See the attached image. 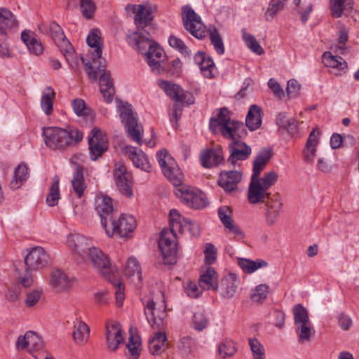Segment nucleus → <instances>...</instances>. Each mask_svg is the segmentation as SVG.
<instances>
[{
	"instance_id": "nucleus-1",
	"label": "nucleus",
	"mask_w": 359,
	"mask_h": 359,
	"mask_svg": "<svg viewBox=\"0 0 359 359\" xmlns=\"http://www.w3.org/2000/svg\"><path fill=\"white\" fill-rule=\"evenodd\" d=\"M168 151L162 149L156 154V158L162 169L163 175L175 186H179L176 189V196L181 202L193 209H201L206 207L208 201L205 194L201 190L181 185L182 177L179 169L175 166L174 160L169 157L167 160Z\"/></svg>"
},
{
	"instance_id": "nucleus-2",
	"label": "nucleus",
	"mask_w": 359,
	"mask_h": 359,
	"mask_svg": "<svg viewBox=\"0 0 359 359\" xmlns=\"http://www.w3.org/2000/svg\"><path fill=\"white\" fill-rule=\"evenodd\" d=\"M151 37V34L140 37L137 33H130L127 36V41L131 47L144 54L151 70L159 74L162 68L161 59L163 50Z\"/></svg>"
},
{
	"instance_id": "nucleus-3",
	"label": "nucleus",
	"mask_w": 359,
	"mask_h": 359,
	"mask_svg": "<svg viewBox=\"0 0 359 359\" xmlns=\"http://www.w3.org/2000/svg\"><path fill=\"white\" fill-rule=\"evenodd\" d=\"M73 252L79 257L78 260H83L86 255L93 266L104 277L111 272V263L109 257L100 248L88 247L86 239L82 236H76L73 239Z\"/></svg>"
},
{
	"instance_id": "nucleus-4",
	"label": "nucleus",
	"mask_w": 359,
	"mask_h": 359,
	"mask_svg": "<svg viewBox=\"0 0 359 359\" xmlns=\"http://www.w3.org/2000/svg\"><path fill=\"white\" fill-rule=\"evenodd\" d=\"M43 135L46 144L53 149L74 146L82 140L83 137V133L74 127L66 129L48 127L43 129Z\"/></svg>"
},
{
	"instance_id": "nucleus-5",
	"label": "nucleus",
	"mask_w": 359,
	"mask_h": 359,
	"mask_svg": "<svg viewBox=\"0 0 359 359\" xmlns=\"http://www.w3.org/2000/svg\"><path fill=\"white\" fill-rule=\"evenodd\" d=\"M209 129L214 134L219 132L224 138L229 140H235L246 135L243 123L231 118L229 114H217L211 117Z\"/></svg>"
},
{
	"instance_id": "nucleus-6",
	"label": "nucleus",
	"mask_w": 359,
	"mask_h": 359,
	"mask_svg": "<svg viewBox=\"0 0 359 359\" xmlns=\"http://www.w3.org/2000/svg\"><path fill=\"white\" fill-rule=\"evenodd\" d=\"M81 60L85 66V71L91 79L96 81L98 74H101L100 76V91L104 101L107 103H111L115 95L116 90L110 72L105 71L104 65H100L96 69H94L91 63L87 61L83 57H81Z\"/></svg>"
},
{
	"instance_id": "nucleus-7",
	"label": "nucleus",
	"mask_w": 359,
	"mask_h": 359,
	"mask_svg": "<svg viewBox=\"0 0 359 359\" xmlns=\"http://www.w3.org/2000/svg\"><path fill=\"white\" fill-rule=\"evenodd\" d=\"M50 32L55 45L63 53L67 62L72 68H77L79 60L74 55V48L67 39L61 27L55 22L50 24Z\"/></svg>"
},
{
	"instance_id": "nucleus-8",
	"label": "nucleus",
	"mask_w": 359,
	"mask_h": 359,
	"mask_svg": "<svg viewBox=\"0 0 359 359\" xmlns=\"http://www.w3.org/2000/svg\"><path fill=\"white\" fill-rule=\"evenodd\" d=\"M176 231L172 229H163L160 234L158 247L165 264H174L177 261Z\"/></svg>"
},
{
	"instance_id": "nucleus-9",
	"label": "nucleus",
	"mask_w": 359,
	"mask_h": 359,
	"mask_svg": "<svg viewBox=\"0 0 359 359\" xmlns=\"http://www.w3.org/2000/svg\"><path fill=\"white\" fill-rule=\"evenodd\" d=\"M136 226V219L133 216L122 214L118 218L116 216L110 218V222L104 229L108 236L117 233L120 237H128Z\"/></svg>"
},
{
	"instance_id": "nucleus-10",
	"label": "nucleus",
	"mask_w": 359,
	"mask_h": 359,
	"mask_svg": "<svg viewBox=\"0 0 359 359\" xmlns=\"http://www.w3.org/2000/svg\"><path fill=\"white\" fill-rule=\"evenodd\" d=\"M144 315L149 324L154 329H161L163 325V320L167 316L166 304L162 300L158 305L153 299L143 300Z\"/></svg>"
},
{
	"instance_id": "nucleus-11",
	"label": "nucleus",
	"mask_w": 359,
	"mask_h": 359,
	"mask_svg": "<svg viewBox=\"0 0 359 359\" xmlns=\"http://www.w3.org/2000/svg\"><path fill=\"white\" fill-rule=\"evenodd\" d=\"M182 17L185 29L194 37L201 39L206 35V27L201 17L189 6H185L182 10Z\"/></svg>"
},
{
	"instance_id": "nucleus-12",
	"label": "nucleus",
	"mask_w": 359,
	"mask_h": 359,
	"mask_svg": "<svg viewBox=\"0 0 359 359\" xmlns=\"http://www.w3.org/2000/svg\"><path fill=\"white\" fill-rule=\"evenodd\" d=\"M156 11L155 5L140 4L137 8V15H135L134 21L137 30L133 33L138 34L139 36L151 34L149 31V25L154 19V13Z\"/></svg>"
},
{
	"instance_id": "nucleus-13",
	"label": "nucleus",
	"mask_w": 359,
	"mask_h": 359,
	"mask_svg": "<svg viewBox=\"0 0 359 359\" xmlns=\"http://www.w3.org/2000/svg\"><path fill=\"white\" fill-rule=\"evenodd\" d=\"M91 160L96 161L107 150L108 141L106 134L97 127H94L88 137Z\"/></svg>"
},
{
	"instance_id": "nucleus-14",
	"label": "nucleus",
	"mask_w": 359,
	"mask_h": 359,
	"mask_svg": "<svg viewBox=\"0 0 359 359\" xmlns=\"http://www.w3.org/2000/svg\"><path fill=\"white\" fill-rule=\"evenodd\" d=\"M120 118L128 136L133 142L142 145L144 129L136 114H120Z\"/></svg>"
},
{
	"instance_id": "nucleus-15",
	"label": "nucleus",
	"mask_w": 359,
	"mask_h": 359,
	"mask_svg": "<svg viewBox=\"0 0 359 359\" xmlns=\"http://www.w3.org/2000/svg\"><path fill=\"white\" fill-rule=\"evenodd\" d=\"M95 210L100 217L101 225L103 228L108 226L110 218L115 217L113 201L107 196L102 194L96 196Z\"/></svg>"
},
{
	"instance_id": "nucleus-16",
	"label": "nucleus",
	"mask_w": 359,
	"mask_h": 359,
	"mask_svg": "<svg viewBox=\"0 0 359 359\" xmlns=\"http://www.w3.org/2000/svg\"><path fill=\"white\" fill-rule=\"evenodd\" d=\"M106 340L107 348L111 351H116L121 344L124 341L121 325L114 320L106 323Z\"/></svg>"
},
{
	"instance_id": "nucleus-17",
	"label": "nucleus",
	"mask_w": 359,
	"mask_h": 359,
	"mask_svg": "<svg viewBox=\"0 0 359 359\" xmlns=\"http://www.w3.org/2000/svg\"><path fill=\"white\" fill-rule=\"evenodd\" d=\"M49 262V256L41 247L32 248L25 257L24 266L30 270L41 269Z\"/></svg>"
},
{
	"instance_id": "nucleus-18",
	"label": "nucleus",
	"mask_w": 359,
	"mask_h": 359,
	"mask_svg": "<svg viewBox=\"0 0 359 359\" xmlns=\"http://www.w3.org/2000/svg\"><path fill=\"white\" fill-rule=\"evenodd\" d=\"M114 179L116 186L122 194L128 197L133 196L131 175L126 172V167L121 163L115 165Z\"/></svg>"
},
{
	"instance_id": "nucleus-19",
	"label": "nucleus",
	"mask_w": 359,
	"mask_h": 359,
	"mask_svg": "<svg viewBox=\"0 0 359 359\" xmlns=\"http://www.w3.org/2000/svg\"><path fill=\"white\" fill-rule=\"evenodd\" d=\"M41 337L33 331H27L25 335L20 336L16 341L18 350H27L29 352L38 351L43 348Z\"/></svg>"
},
{
	"instance_id": "nucleus-20",
	"label": "nucleus",
	"mask_w": 359,
	"mask_h": 359,
	"mask_svg": "<svg viewBox=\"0 0 359 359\" xmlns=\"http://www.w3.org/2000/svg\"><path fill=\"white\" fill-rule=\"evenodd\" d=\"M271 193L259 182L257 177H251L248 191V200L250 204L264 203Z\"/></svg>"
},
{
	"instance_id": "nucleus-21",
	"label": "nucleus",
	"mask_w": 359,
	"mask_h": 359,
	"mask_svg": "<svg viewBox=\"0 0 359 359\" xmlns=\"http://www.w3.org/2000/svg\"><path fill=\"white\" fill-rule=\"evenodd\" d=\"M264 203L267 207L266 221L269 224L272 225L276 222L283 208L281 197L279 194H270V197H268Z\"/></svg>"
},
{
	"instance_id": "nucleus-22",
	"label": "nucleus",
	"mask_w": 359,
	"mask_h": 359,
	"mask_svg": "<svg viewBox=\"0 0 359 359\" xmlns=\"http://www.w3.org/2000/svg\"><path fill=\"white\" fill-rule=\"evenodd\" d=\"M126 154L133 161L136 168L149 172L151 165L145 154L133 146H126L124 148Z\"/></svg>"
},
{
	"instance_id": "nucleus-23",
	"label": "nucleus",
	"mask_w": 359,
	"mask_h": 359,
	"mask_svg": "<svg viewBox=\"0 0 359 359\" xmlns=\"http://www.w3.org/2000/svg\"><path fill=\"white\" fill-rule=\"evenodd\" d=\"M200 160L203 167L211 168L223 162V151L221 149H208L203 150L201 152Z\"/></svg>"
},
{
	"instance_id": "nucleus-24",
	"label": "nucleus",
	"mask_w": 359,
	"mask_h": 359,
	"mask_svg": "<svg viewBox=\"0 0 359 359\" xmlns=\"http://www.w3.org/2000/svg\"><path fill=\"white\" fill-rule=\"evenodd\" d=\"M242 179V173L236 170L224 171L220 173L219 185L226 191H232L237 188Z\"/></svg>"
},
{
	"instance_id": "nucleus-25",
	"label": "nucleus",
	"mask_w": 359,
	"mask_h": 359,
	"mask_svg": "<svg viewBox=\"0 0 359 359\" xmlns=\"http://www.w3.org/2000/svg\"><path fill=\"white\" fill-rule=\"evenodd\" d=\"M194 62L200 67L203 74L208 79H212L215 76L216 67L213 60L206 57L205 53L198 51L194 55Z\"/></svg>"
},
{
	"instance_id": "nucleus-26",
	"label": "nucleus",
	"mask_w": 359,
	"mask_h": 359,
	"mask_svg": "<svg viewBox=\"0 0 359 359\" xmlns=\"http://www.w3.org/2000/svg\"><path fill=\"white\" fill-rule=\"evenodd\" d=\"M238 280L235 273H229L221 281L220 293L222 297L230 299L234 296L238 288Z\"/></svg>"
},
{
	"instance_id": "nucleus-27",
	"label": "nucleus",
	"mask_w": 359,
	"mask_h": 359,
	"mask_svg": "<svg viewBox=\"0 0 359 359\" xmlns=\"http://www.w3.org/2000/svg\"><path fill=\"white\" fill-rule=\"evenodd\" d=\"M77 4L81 11V15L86 20H91L94 17L96 11V4L93 0H67L68 8H75Z\"/></svg>"
},
{
	"instance_id": "nucleus-28",
	"label": "nucleus",
	"mask_w": 359,
	"mask_h": 359,
	"mask_svg": "<svg viewBox=\"0 0 359 359\" xmlns=\"http://www.w3.org/2000/svg\"><path fill=\"white\" fill-rule=\"evenodd\" d=\"M50 284L56 292H61L70 287L71 280L64 271L55 269L51 273Z\"/></svg>"
},
{
	"instance_id": "nucleus-29",
	"label": "nucleus",
	"mask_w": 359,
	"mask_h": 359,
	"mask_svg": "<svg viewBox=\"0 0 359 359\" xmlns=\"http://www.w3.org/2000/svg\"><path fill=\"white\" fill-rule=\"evenodd\" d=\"M200 287L204 290H217L218 288L217 275L214 268L208 266L205 271L201 274Z\"/></svg>"
},
{
	"instance_id": "nucleus-30",
	"label": "nucleus",
	"mask_w": 359,
	"mask_h": 359,
	"mask_svg": "<svg viewBox=\"0 0 359 359\" xmlns=\"http://www.w3.org/2000/svg\"><path fill=\"white\" fill-rule=\"evenodd\" d=\"M21 39L32 54L35 55L42 54L43 51V45L41 41L36 39L34 34H30L28 31L24 30L21 33Z\"/></svg>"
},
{
	"instance_id": "nucleus-31",
	"label": "nucleus",
	"mask_w": 359,
	"mask_h": 359,
	"mask_svg": "<svg viewBox=\"0 0 359 359\" xmlns=\"http://www.w3.org/2000/svg\"><path fill=\"white\" fill-rule=\"evenodd\" d=\"M15 268V279L17 283L24 287H31L34 283L32 275L30 269L24 266L21 262L14 264Z\"/></svg>"
},
{
	"instance_id": "nucleus-32",
	"label": "nucleus",
	"mask_w": 359,
	"mask_h": 359,
	"mask_svg": "<svg viewBox=\"0 0 359 359\" xmlns=\"http://www.w3.org/2000/svg\"><path fill=\"white\" fill-rule=\"evenodd\" d=\"M330 10L334 18H340L343 14L348 15L353 9V0H330Z\"/></svg>"
},
{
	"instance_id": "nucleus-33",
	"label": "nucleus",
	"mask_w": 359,
	"mask_h": 359,
	"mask_svg": "<svg viewBox=\"0 0 359 359\" xmlns=\"http://www.w3.org/2000/svg\"><path fill=\"white\" fill-rule=\"evenodd\" d=\"M18 26L15 16L7 8H0V33L7 34L10 29Z\"/></svg>"
},
{
	"instance_id": "nucleus-34",
	"label": "nucleus",
	"mask_w": 359,
	"mask_h": 359,
	"mask_svg": "<svg viewBox=\"0 0 359 359\" xmlns=\"http://www.w3.org/2000/svg\"><path fill=\"white\" fill-rule=\"evenodd\" d=\"M29 177V168L25 163L20 164L14 170L13 177L9 183L10 188L19 189Z\"/></svg>"
},
{
	"instance_id": "nucleus-35",
	"label": "nucleus",
	"mask_w": 359,
	"mask_h": 359,
	"mask_svg": "<svg viewBox=\"0 0 359 359\" xmlns=\"http://www.w3.org/2000/svg\"><path fill=\"white\" fill-rule=\"evenodd\" d=\"M72 336L74 341L79 345L86 344L90 337V328L83 321H76L74 324Z\"/></svg>"
},
{
	"instance_id": "nucleus-36",
	"label": "nucleus",
	"mask_w": 359,
	"mask_h": 359,
	"mask_svg": "<svg viewBox=\"0 0 359 359\" xmlns=\"http://www.w3.org/2000/svg\"><path fill=\"white\" fill-rule=\"evenodd\" d=\"M318 144V137L313 130L309 135L306 146L303 150L304 160L307 163H311L315 158L316 147Z\"/></svg>"
},
{
	"instance_id": "nucleus-37",
	"label": "nucleus",
	"mask_w": 359,
	"mask_h": 359,
	"mask_svg": "<svg viewBox=\"0 0 359 359\" xmlns=\"http://www.w3.org/2000/svg\"><path fill=\"white\" fill-rule=\"evenodd\" d=\"M276 123L280 129L286 130L291 135H294L298 133L297 121L294 118L287 117L285 114H278Z\"/></svg>"
},
{
	"instance_id": "nucleus-38",
	"label": "nucleus",
	"mask_w": 359,
	"mask_h": 359,
	"mask_svg": "<svg viewBox=\"0 0 359 359\" xmlns=\"http://www.w3.org/2000/svg\"><path fill=\"white\" fill-rule=\"evenodd\" d=\"M239 266L247 273H252L257 269L268 266V263L263 259L251 260L250 259L240 258L238 260Z\"/></svg>"
},
{
	"instance_id": "nucleus-39",
	"label": "nucleus",
	"mask_w": 359,
	"mask_h": 359,
	"mask_svg": "<svg viewBox=\"0 0 359 359\" xmlns=\"http://www.w3.org/2000/svg\"><path fill=\"white\" fill-rule=\"evenodd\" d=\"M271 156V154L268 150L262 151L257 154L253 162V173L251 177H259Z\"/></svg>"
},
{
	"instance_id": "nucleus-40",
	"label": "nucleus",
	"mask_w": 359,
	"mask_h": 359,
	"mask_svg": "<svg viewBox=\"0 0 359 359\" xmlns=\"http://www.w3.org/2000/svg\"><path fill=\"white\" fill-rule=\"evenodd\" d=\"M295 332L300 344L310 341L315 333L311 322L296 325Z\"/></svg>"
},
{
	"instance_id": "nucleus-41",
	"label": "nucleus",
	"mask_w": 359,
	"mask_h": 359,
	"mask_svg": "<svg viewBox=\"0 0 359 359\" xmlns=\"http://www.w3.org/2000/svg\"><path fill=\"white\" fill-rule=\"evenodd\" d=\"M74 192L80 198L81 197L86 186L83 177V171L82 166L78 165L76 170L71 181Z\"/></svg>"
},
{
	"instance_id": "nucleus-42",
	"label": "nucleus",
	"mask_w": 359,
	"mask_h": 359,
	"mask_svg": "<svg viewBox=\"0 0 359 359\" xmlns=\"http://www.w3.org/2000/svg\"><path fill=\"white\" fill-rule=\"evenodd\" d=\"M167 337L165 333L158 332L149 341V348L153 355L158 354L164 350Z\"/></svg>"
},
{
	"instance_id": "nucleus-43",
	"label": "nucleus",
	"mask_w": 359,
	"mask_h": 359,
	"mask_svg": "<svg viewBox=\"0 0 359 359\" xmlns=\"http://www.w3.org/2000/svg\"><path fill=\"white\" fill-rule=\"evenodd\" d=\"M59 182V177L57 175H55L52 179L49 193L46 197V203L49 206H55L58 203V200L60 198Z\"/></svg>"
},
{
	"instance_id": "nucleus-44",
	"label": "nucleus",
	"mask_w": 359,
	"mask_h": 359,
	"mask_svg": "<svg viewBox=\"0 0 359 359\" xmlns=\"http://www.w3.org/2000/svg\"><path fill=\"white\" fill-rule=\"evenodd\" d=\"M55 93L51 87H46L43 92L41 99V109L44 112H51L53 110V100Z\"/></svg>"
},
{
	"instance_id": "nucleus-45",
	"label": "nucleus",
	"mask_w": 359,
	"mask_h": 359,
	"mask_svg": "<svg viewBox=\"0 0 359 359\" xmlns=\"http://www.w3.org/2000/svg\"><path fill=\"white\" fill-rule=\"evenodd\" d=\"M105 278L108 279L114 285L115 288L116 303L118 306H121L125 299V289L123 283L119 278H117L114 274L111 273L109 274L108 276L105 277Z\"/></svg>"
},
{
	"instance_id": "nucleus-46",
	"label": "nucleus",
	"mask_w": 359,
	"mask_h": 359,
	"mask_svg": "<svg viewBox=\"0 0 359 359\" xmlns=\"http://www.w3.org/2000/svg\"><path fill=\"white\" fill-rule=\"evenodd\" d=\"M158 86L168 96L175 101L177 98H179L182 89L179 85L165 80H160Z\"/></svg>"
},
{
	"instance_id": "nucleus-47",
	"label": "nucleus",
	"mask_w": 359,
	"mask_h": 359,
	"mask_svg": "<svg viewBox=\"0 0 359 359\" xmlns=\"http://www.w3.org/2000/svg\"><path fill=\"white\" fill-rule=\"evenodd\" d=\"M287 0H270L269 7L265 12L266 21H271L285 6Z\"/></svg>"
},
{
	"instance_id": "nucleus-48",
	"label": "nucleus",
	"mask_w": 359,
	"mask_h": 359,
	"mask_svg": "<svg viewBox=\"0 0 359 359\" xmlns=\"http://www.w3.org/2000/svg\"><path fill=\"white\" fill-rule=\"evenodd\" d=\"M126 275L129 278L137 276L139 283L142 281V270L136 258L129 257L126 268Z\"/></svg>"
},
{
	"instance_id": "nucleus-49",
	"label": "nucleus",
	"mask_w": 359,
	"mask_h": 359,
	"mask_svg": "<svg viewBox=\"0 0 359 359\" xmlns=\"http://www.w3.org/2000/svg\"><path fill=\"white\" fill-rule=\"evenodd\" d=\"M323 57L325 65L327 67L340 70H343L347 67V63L341 57L333 56L328 52H325Z\"/></svg>"
},
{
	"instance_id": "nucleus-50",
	"label": "nucleus",
	"mask_w": 359,
	"mask_h": 359,
	"mask_svg": "<svg viewBox=\"0 0 359 359\" xmlns=\"http://www.w3.org/2000/svg\"><path fill=\"white\" fill-rule=\"evenodd\" d=\"M243 34V39L248 48H250L253 53L261 55L264 51L263 48L259 45L255 37L247 33L246 30L244 29L242 30Z\"/></svg>"
},
{
	"instance_id": "nucleus-51",
	"label": "nucleus",
	"mask_w": 359,
	"mask_h": 359,
	"mask_svg": "<svg viewBox=\"0 0 359 359\" xmlns=\"http://www.w3.org/2000/svg\"><path fill=\"white\" fill-rule=\"evenodd\" d=\"M294 325L310 323L307 310L302 305L297 304L292 309Z\"/></svg>"
},
{
	"instance_id": "nucleus-52",
	"label": "nucleus",
	"mask_w": 359,
	"mask_h": 359,
	"mask_svg": "<svg viewBox=\"0 0 359 359\" xmlns=\"http://www.w3.org/2000/svg\"><path fill=\"white\" fill-rule=\"evenodd\" d=\"M141 345L140 339L131 335L128 339L127 344L128 353H126L128 359H138L140 357V346Z\"/></svg>"
},
{
	"instance_id": "nucleus-53",
	"label": "nucleus",
	"mask_w": 359,
	"mask_h": 359,
	"mask_svg": "<svg viewBox=\"0 0 359 359\" xmlns=\"http://www.w3.org/2000/svg\"><path fill=\"white\" fill-rule=\"evenodd\" d=\"M209 34L211 43L213 45L215 51L219 55H223L224 53V46L217 29L215 27H210L209 29Z\"/></svg>"
},
{
	"instance_id": "nucleus-54",
	"label": "nucleus",
	"mask_w": 359,
	"mask_h": 359,
	"mask_svg": "<svg viewBox=\"0 0 359 359\" xmlns=\"http://www.w3.org/2000/svg\"><path fill=\"white\" fill-rule=\"evenodd\" d=\"M209 323V318L203 311L196 312L192 318V327L197 331L201 332Z\"/></svg>"
},
{
	"instance_id": "nucleus-55",
	"label": "nucleus",
	"mask_w": 359,
	"mask_h": 359,
	"mask_svg": "<svg viewBox=\"0 0 359 359\" xmlns=\"http://www.w3.org/2000/svg\"><path fill=\"white\" fill-rule=\"evenodd\" d=\"M231 154L228 161L232 165H235L238 161H244L247 159L251 154L250 147H244V150L230 149Z\"/></svg>"
},
{
	"instance_id": "nucleus-56",
	"label": "nucleus",
	"mask_w": 359,
	"mask_h": 359,
	"mask_svg": "<svg viewBox=\"0 0 359 359\" xmlns=\"http://www.w3.org/2000/svg\"><path fill=\"white\" fill-rule=\"evenodd\" d=\"M168 43L169 45L178 50L181 54H182L185 57H190L191 55V50L189 49V48L186 46V44L184 43L182 40L180 39L175 36H170L168 39Z\"/></svg>"
},
{
	"instance_id": "nucleus-57",
	"label": "nucleus",
	"mask_w": 359,
	"mask_h": 359,
	"mask_svg": "<svg viewBox=\"0 0 359 359\" xmlns=\"http://www.w3.org/2000/svg\"><path fill=\"white\" fill-rule=\"evenodd\" d=\"M181 233L188 231L193 237H197L200 235V227L195 221L184 219L182 226L177 230Z\"/></svg>"
},
{
	"instance_id": "nucleus-58",
	"label": "nucleus",
	"mask_w": 359,
	"mask_h": 359,
	"mask_svg": "<svg viewBox=\"0 0 359 359\" xmlns=\"http://www.w3.org/2000/svg\"><path fill=\"white\" fill-rule=\"evenodd\" d=\"M249 345L253 355V359H266L265 349L257 339H250Z\"/></svg>"
},
{
	"instance_id": "nucleus-59",
	"label": "nucleus",
	"mask_w": 359,
	"mask_h": 359,
	"mask_svg": "<svg viewBox=\"0 0 359 359\" xmlns=\"http://www.w3.org/2000/svg\"><path fill=\"white\" fill-rule=\"evenodd\" d=\"M236 351L235 343L228 339L221 343L218 348L219 354L224 358L233 355Z\"/></svg>"
},
{
	"instance_id": "nucleus-60",
	"label": "nucleus",
	"mask_w": 359,
	"mask_h": 359,
	"mask_svg": "<svg viewBox=\"0 0 359 359\" xmlns=\"http://www.w3.org/2000/svg\"><path fill=\"white\" fill-rule=\"evenodd\" d=\"M278 177V173L272 170L265 173L262 177H257V180L268 191L277 182Z\"/></svg>"
},
{
	"instance_id": "nucleus-61",
	"label": "nucleus",
	"mask_w": 359,
	"mask_h": 359,
	"mask_svg": "<svg viewBox=\"0 0 359 359\" xmlns=\"http://www.w3.org/2000/svg\"><path fill=\"white\" fill-rule=\"evenodd\" d=\"M262 121L261 114H247L245 124L250 130L254 131L257 130L261 126Z\"/></svg>"
},
{
	"instance_id": "nucleus-62",
	"label": "nucleus",
	"mask_w": 359,
	"mask_h": 359,
	"mask_svg": "<svg viewBox=\"0 0 359 359\" xmlns=\"http://www.w3.org/2000/svg\"><path fill=\"white\" fill-rule=\"evenodd\" d=\"M269 292V287L266 284H261L256 287L254 292L251 294L252 301L259 302L266 298Z\"/></svg>"
},
{
	"instance_id": "nucleus-63",
	"label": "nucleus",
	"mask_w": 359,
	"mask_h": 359,
	"mask_svg": "<svg viewBox=\"0 0 359 359\" xmlns=\"http://www.w3.org/2000/svg\"><path fill=\"white\" fill-rule=\"evenodd\" d=\"M100 40V31L98 29H92L86 39L88 46L92 48L102 47Z\"/></svg>"
},
{
	"instance_id": "nucleus-64",
	"label": "nucleus",
	"mask_w": 359,
	"mask_h": 359,
	"mask_svg": "<svg viewBox=\"0 0 359 359\" xmlns=\"http://www.w3.org/2000/svg\"><path fill=\"white\" fill-rule=\"evenodd\" d=\"M42 294V290L37 288L27 292L25 299V304L27 306L32 307L39 301Z\"/></svg>"
}]
</instances>
